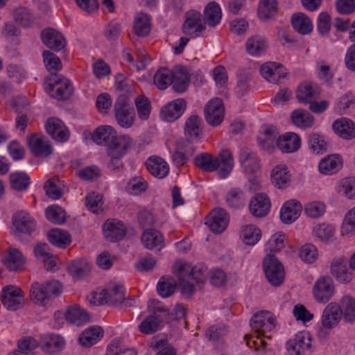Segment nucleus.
<instances>
[{"instance_id":"obj_1","label":"nucleus","mask_w":355,"mask_h":355,"mask_svg":"<svg viewBox=\"0 0 355 355\" xmlns=\"http://www.w3.org/2000/svg\"><path fill=\"white\" fill-rule=\"evenodd\" d=\"M194 164L205 172H213L217 169L218 175L225 178L228 176L233 168L234 161L232 153L228 150L220 151L218 157L202 153L195 157Z\"/></svg>"},{"instance_id":"obj_2","label":"nucleus","mask_w":355,"mask_h":355,"mask_svg":"<svg viewBox=\"0 0 355 355\" xmlns=\"http://www.w3.org/2000/svg\"><path fill=\"white\" fill-rule=\"evenodd\" d=\"M171 319L168 309L157 302L153 306V311L150 315L140 323L139 329L143 334H152L159 329L162 323L170 322Z\"/></svg>"},{"instance_id":"obj_3","label":"nucleus","mask_w":355,"mask_h":355,"mask_svg":"<svg viewBox=\"0 0 355 355\" xmlns=\"http://www.w3.org/2000/svg\"><path fill=\"white\" fill-rule=\"evenodd\" d=\"M50 83L45 87L46 92L53 98L59 101L68 100L73 92L70 80L61 75L55 73L46 81Z\"/></svg>"},{"instance_id":"obj_4","label":"nucleus","mask_w":355,"mask_h":355,"mask_svg":"<svg viewBox=\"0 0 355 355\" xmlns=\"http://www.w3.org/2000/svg\"><path fill=\"white\" fill-rule=\"evenodd\" d=\"M115 142L107 148V155L110 157L107 166L112 171H119L123 168L121 157L133 146L132 139L128 135H120L118 141Z\"/></svg>"},{"instance_id":"obj_5","label":"nucleus","mask_w":355,"mask_h":355,"mask_svg":"<svg viewBox=\"0 0 355 355\" xmlns=\"http://www.w3.org/2000/svg\"><path fill=\"white\" fill-rule=\"evenodd\" d=\"M114 113L120 126L128 128L133 125L135 112L126 95H120L116 99L114 103Z\"/></svg>"},{"instance_id":"obj_6","label":"nucleus","mask_w":355,"mask_h":355,"mask_svg":"<svg viewBox=\"0 0 355 355\" xmlns=\"http://www.w3.org/2000/svg\"><path fill=\"white\" fill-rule=\"evenodd\" d=\"M192 271L191 264L185 261H176L173 266V274L178 279V288L184 295H191L194 293Z\"/></svg>"},{"instance_id":"obj_7","label":"nucleus","mask_w":355,"mask_h":355,"mask_svg":"<svg viewBox=\"0 0 355 355\" xmlns=\"http://www.w3.org/2000/svg\"><path fill=\"white\" fill-rule=\"evenodd\" d=\"M13 234L21 239L23 235L31 236L36 230L35 219L26 211L16 212L12 218Z\"/></svg>"},{"instance_id":"obj_8","label":"nucleus","mask_w":355,"mask_h":355,"mask_svg":"<svg viewBox=\"0 0 355 355\" xmlns=\"http://www.w3.org/2000/svg\"><path fill=\"white\" fill-rule=\"evenodd\" d=\"M266 277L271 285L278 286L284 279V270L282 264L272 254H268L263 261Z\"/></svg>"},{"instance_id":"obj_9","label":"nucleus","mask_w":355,"mask_h":355,"mask_svg":"<svg viewBox=\"0 0 355 355\" xmlns=\"http://www.w3.org/2000/svg\"><path fill=\"white\" fill-rule=\"evenodd\" d=\"M275 318L267 311H261L253 315L250 320V327L252 330L257 333L259 339L261 336H264L265 333L270 331L275 326Z\"/></svg>"},{"instance_id":"obj_10","label":"nucleus","mask_w":355,"mask_h":355,"mask_svg":"<svg viewBox=\"0 0 355 355\" xmlns=\"http://www.w3.org/2000/svg\"><path fill=\"white\" fill-rule=\"evenodd\" d=\"M204 112L206 121L212 126H218L224 119L225 107L223 101L219 98L211 99L205 105Z\"/></svg>"},{"instance_id":"obj_11","label":"nucleus","mask_w":355,"mask_h":355,"mask_svg":"<svg viewBox=\"0 0 355 355\" xmlns=\"http://www.w3.org/2000/svg\"><path fill=\"white\" fill-rule=\"evenodd\" d=\"M311 338L309 332H298L294 338L286 343L287 350L294 355H306V352H311Z\"/></svg>"},{"instance_id":"obj_12","label":"nucleus","mask_w":355,"mask_h":355,"mask_svg":"<svg viewBox=\"0 0 355 355\" xmlns=\"http://www.w3.org/2000/svg\"><path fill=\"white\" fill-rule=\"evenodd\" d=\"M334 293V282L331 277L324 276L319 278L313 288V294L318 302L326 303Z\"/></svg>"},{"instance_id":"obj_13","label":"nucleus","mask_w":355,"mask_h":355,"mask_svg":"<svg viewBox=\"0 0 355 355\" xmlns=\"http://www.w3.org/2000/svg\"><path fill=\"white\" fill-rule=\"evenodd\" d=\"M42 43L49 49L55 52L66 49L67 41L61 33L53 28H44L41 32Z\"/></svg>"},{"instance_id":"obj_14","label":"nucleus","mask_w":355,"mask_h":355,"mask_svg":"<svg viewBox=\"0 0 355 355\" xmlns=\"http://www.w3.org/2000/svg\"><path fill=\"white\" fill-rule=\"evenodd\" d=\"M1 301L7 309L16 311L24 303L23 292L15 286H10L3 288Z\"/></svg>"},{"instance_id":"obj_15","label":"nucleus","mask_w":355,"mask_h":355,"mask_svg":"<svg viewBox=\"0 0 355 355\" xmlns=\"http://www.w3.org/2000/svg\"><path fill=\"white\" fill-rule=\"evenodd\" d=\"M229 223V216L225 210L215 209L206 218L205 224L215 234L222 233Z\"/></svg>"},{"instance_id":"obj_16","label":"nucleus","mask_w":355,"mask_h":355,"mask_svg":"<svg viewBox=\"0 0 355 355\" xmlns=\"http://www.w3.org/2000/svg\"><path fill=\"white\" fill-rule=\"evenodd\" d=\"M270 206V200L268 196L265 193H259L252 198L249 209L254 216L262 218L268 214Z\"/></svg>"},{"instance_id":"obj_17","label":"nucleus","mask_w":355,"mask_h":355,"mask_svg":"<svg viewBox=\"0 0 355 355\" xmlns=\"http://www.w3.org/2000/svg\"><path fill=\"white\" fill-rule=\"evenodd\" d=\"M186 106V101L183 98H178L170 102L161 109V118L168 122L174 121L182 116Z\"/></svg>"},{"instance_id":"obj_18","label":"nucleus","mask_w":355,"mask_h":355,"mask_svg":"<svg viewBox=\"0 0 355 355\" xmlns=\"http://www.w3.org/2000/svg\"><path fill=\"white\" fill-rule=\"evenodd\" d=\"M202 119L198 115H191L186 121L184 127L186 144H191L200 138L202 133Z\"/></svg>"},{"instance_id":"obj_19","label":"nucleus","mask_w":355,"mask_h":355,"mask_svg":"<svg viewBox=\"0 0 355 355\" xmlns=\"http://www.w3.org/2000/svg\"><path fill=\"white\" fill-rule=\"evenodd\" d=\"M93 141L98 145H106L110 148V145L118 141L120 136L116 135V132L111 126H100L92 134Z\"/></svg>"},{"instance_id":"obj_20","label":"nucleus","mask_w":355,"mask_h":355,"mask_svg":"<svg viewBox=\"0 0 355 355\" xmlns=\"http://www.w3.org/2000/svg\"><path fill=\"white\" fill-rule=\"evenodd\" d=\"M103 234L112 242L121 240L126 234L123 223L117 220H107L103 225Z\"/></svg>"},{"instance_id":"obj_21","label":"nucleus","mask_w":355,"mask_h":355,"mask_svg":"<svg viewBox=\"0 0 355 355\" xmlns=\"http://www.w3.org/2000/svg\"><path fill=\"white\" fill-rule=\"evenodd\" d=\"M341 317V312L338 304L331 302L323 311L321 317L322 325L326 329H333L338 324Z\"/></svg>"},{"instance_id":"obj_22","label":"nucleus","mask_w":355,"mask_h":355,"mask_svg":"<svg viewBox=\"0 0 355 355\" xmlns=\"http://www.w3.org/2000/svg\"><path fill=\"white\" fill-rule=\"evenodd\" d=\"M49 135L57 141H66L69 139V131L62 121L57 118L49 119L45 125Z\"/></svg>"},{"instance_id":"obj_23","label":"nucleus","mask_w":355,"mask_h":355,"mask_svg":"<svg viewBox=\"0 0 355 355\" xmlns=\"http://www.w3.org/2000/svg\"><path fill=\"white\" fill-rule=\"evenodd\" d=\"M334 132L341 139L349 140L355 138V123L347 118L336 119L332 124Z\"/></svg>"},{"instance_id":"obj_24","label":"nucleus","mask_w":355,"mask_h":355,"mask_svg":"<svg viewBox=\"0 0 355 355\" xmlns=\"http://www.w3.org/2000/svg\"><path fill=\"white\" fill-rule=\"evenodd\" d=\"M331 274L340 283L347 284L352 279V273L347 268V261L343 258L335 259L332 261Z\"/></svg>"},{"instance_id":"obj_25","label":"nucleus","mask_w":355,"mask_h":355,"mask_svg":"<svg viewBox=\"0 0 355 355\" xmlns=\"http://www.w3.org/2000/svg\"><path fill=\"white\" fill-rule=\"evenodd\" d=\"M302 207L300 202L295 200L286 201L281 209L280 218L285 224L294 222L300 215Z\"/></svg>"},{"instance_id":"obj_26","label":"nucleus","mask_w":355,"mask_h":355,"mask_svg":"<svg viewBox=\"0 0 355 355\" xmlns=\"http://www.w3.org/2000/svg\"><path fill=\"white\" fill-rule=\"evenodd\" d=\"M301 145L300 137L294 132H287L280 136L276 141V146L283 153H290L297 151Z\"/></svg>"},{"instance_id":"obj_27","label":"nucleus","mask_w":355,"mask_h":355,"mask_svg":"<svg viewBox=\"0 0 355 355\" xmlns=\"http://www.w3.org/2000/svg\"><path fill=\"white\" fill-rule=\"evenodd\" d=\"M2 263L8 270L18 271L23 268L25 264V257L19 250L9 248L2 259Z\"/></svg>"},{"instance_id":"obj_28","label":"nucleus","mask_w":355,"mask_h":355,"mask_svg":"<svg viewBox=\"0 0 355 355\" xmlns=\"http://www.w3.org/2000/svg\"><path fill=\"white\" fill-rule=\"evenodd\" d=\"M190 83V76L186 67L178 66L173 71L171 84L174 90L182 93L187 89Z\"/></svg>"},{"instance_id":"obj_29","label":"nucleus","mask_w":355,"mask_h":355,"mask_svg":"<svg viewBox=\"0 0 355 355\" xmlns=\"http://www.w3.org/2000/svg\"><path fill=\"white\" fill-rule=\"evenodd\" d=\"M28 146L32 153L36 157H48L52 153V148L48 141L36 135L28 139Z\"/></svg>"},{"instance_id":"obj_30","label":"nucleus","mask_w":355,"mask_h":355,"mask_svg":"<svg viewBox=\"0 0 355 355\" xmlns=\"http://www.w3.org/2000/svg\"><path fill=\"white\" fill-rule=\"evenodd\" d=\"M146 166L150 174L157 178H165L169 171L168 164L159 157H150L146 161Z\"/></svg>"},{"instance_id":"obj_31","label":"nucleus","mask_w":355,"mask_h":355,"mask_svg":"<svg viewBox=\"0 0 355 355\" xmlns=\"http://www.w3.org/2000/svg\"><path fill=\"white\" fill-rule=\"evenodd\" d=\"M271 181L278 189H286L289 186L291 175L288 167L285 165L276 166L271 172Z\"/></svg>"},{"instance_id":"obj_32","label":"nucleus","mask_w":355,"mask_h":355,"mask_svg":"<svg viewBox=\"0 0 355 355\" xmlns=\"http://www.w3.org/2000/svg\"><path fill=\"white\" fill-rule=\"evenodd\" d=\"M65 342L63 338L58 335L44 336L41 340L42 349L47 354H55L60 352L64 347Z\"/></svg>"},{"instance_id":"obj_33","label":"nucleus","mask_w":355,"mask_h":355,"mask_svg":"<svg viewBox=\"0 0 355 355\" xmlns=\"http://www.w3.org/2000/svg\"><path fill=\"white\" fill-rule=\"evenodd\" d=\"M103 336V329L99 326H93L83 331L78 340L82 346L89 347L99 341Z\"/></svg>"},{"instance_id":"obj_34","label":"nucleus","mask_w":355,"mask_h":355,"mask_svg":"<svg viewBox=\"0 0 355 355\" xmlns=\"http://www.w3.org/2000/svg\"><path fill=\"white\" fill-rule=\"evenodd\" d=\"M101 294L104 297L105 303L110 305L121 304L125 300V288L123 286L119 284L103 289Z\"/></svg>"},{"instance_id":"obj_35","label":"nucleus","mask_w":355,"mask_h":355,"mask_svg":"<svg viewBox=\"0 0 355 355\" xmlns=\"http://www.w3.org/2000/svg\"><path fill=\"white\" fill-rule=\"evenodd\" d=\"M67 270L73 277L82 278L89 275L91 265L86 259L78 258L68 264Z\"/></svg>"},{"instance_id":"obj_36","label":"nucleus","mask_w":355,"mask_h":355,"mask_svg":"<svg viewBox=\"0 0 355 355\" xmlns=\"http://www.w3.org/2000/svg\"><path fill=\"white\" fill-rule=\"evenodd\" d=\"M66 320L77 326L83 325L89 321V315L87 311L77 305L69 306L64 314Z\"/></svg>"},{"instance_id":"obj_37","label":"nucleus","mask_w":355,"mask_h":355,"mask_svg":"<svg viewBox=\"0 0 355 355\" xmlns=\"http://www.w3.org/2000/svg\"><path fill=\"white\" fill-rule=\"evenodd\" d=\"M141 242L148 250L159 247V250L164 247V238L162 234L154 229L146 230L141 236Z\"/></svg>"},{"instance_id":"obj_38","label":"nucleus","mask_w":355,"mask_h":355,"mask_svg":"<svg viewBox=\"0 0 355 355\" xmlns=\"http://www.w3.org/2000/svg\"><path fill=\"white\" fill-rule=\"evenodd\" d=\"M341 165L339 155H332L323 158L319 163L318 168L321 173L328 175L336 173Z\"/></svg>"},{"instance_id":"obj_39","label":"nucleus","mask_w":355,"mask_h":355,"mask_svg":"<svg viewBox=\"0 0 355 355\" xmlns=\"http://www.w3.org/2000/svg\"><path fill=\"white\" fill-rule=\"evenodd\" d=\"M320 96V92L309 83H303L299 85L296 91V98L302 103H311Z\"/></svg>"},{"instance_id":"obj_40","label":"nucleus","mask_w":355,"mask_h":355,"mask_svg":"<svg viewBox=\"0 0 355 355\" xmlns=\"http://www.w3.org/2000/svg\"><path fill=\"white\" fill-rule=\"evenodd\" d=\"M345 321L352 322L355 320V299L350 295H345L342 297L338 304Z\"/></svg>"},{"instance_id":"obj_41","label":"nucleus","mask_w":355,"mask_h":355,"mask_svg":"<svg viewBox=\"0 0 355 355\" xmlns=\"http://www.w3.org/2000/svg\"><path fill=\"white\" fill-rule=\"evenodd\" d=\"M10 184L11 188L15 191H26L31 184V178L24 172H14L10 175Z\"/></svg>"},{"instance_id":"obj_42","label":"nucleus","mask_w":355,"mask_h":355,"mask_svg":"<svg viewBox=\"0 0 355 355\" xmlns=\"http://www.w3.org/2000/svg\"><path fill=\"white\" fill-rule=\"evenodd\" d=\"M49 242L57 247L60 248H65L71 242V236L67 232L59 229L52 230L48 234Z\"/></svg>"},{"instance_id":"obj_43","label":"nucleus","mask_w":355,"mask_h":355,"mask_svg":"<svg viewBox=\"0 0 355 355\" xmlns=\"http://www.w3.org/2000/svg\"><path fill=\"white\" fill-rule=\"evenodd\" d=\"M293 123L301 128H310L314 123V117L308 111L298 109L291 114Z\"/></svg>"},{"instance_id":"obj_44","label":"nucleus","mask_w":355,"mask_h":355,"mask_svg":"<svg viewBox=\"0 0 355 355\" xmlns=\"http://www.w3.org/2000/svg\"><path fill=\"white\" fill-rule=\"evenodd\" d=\"M42 56L45 67L48 71L51 72V76L62 69L61 60L54 53L45 50L42 53Z\"/></svg>"},{"instance_id":"obj_45","label":"nucleus","mask_w":355,"mask_h":355,"mask_svg":"<svg viewBox=\"0 0 355 355\" xmlns=\"http://www.w3.org/2000/svg\"><path fill=\"white\" fill-rule=\"evenodd\" d=\"M247 198L239 189H231L226 196L227 205L233 209H239L245 205Z\"/></svg>"},{"instance_id":"obj_46","label":"nucleus","mask_w":355,"mask_h":355,"mask_svg":"<svg viewBox=\"0 0 355 355\" xmlns=\"http://www.w3.org/2000/svg\"><path fill=\"white\" fill-rule=\"evenodd\" d=\"M276 0H261L258 7V16L261 20L270 19L277 12Z\"/></svg>"},{"instance_id":"obj_47","label":"nucleus","mask_w":355,"mask_h":355,"mask_svg":"<svg viewBox=\"0 0 355 355\" xmlns=\"http://www.w3.org/2000/svg\"><path fill=\"white\" fill-rule=\"evenodd\" d=\"M241 236L246 245H253L260 240L261 232L255 225H248L243 227Z\"/></svg>"},{"instance_id":"obj_48","label":"nucleus","mask_w":355,"mask_h":355,"mask_svg":"<svg viewBox=\"0 0 355 355\" xmlns=\"http://www.w3.org/2000/svg\"><path fill=\"white\" fill-rule=\"evenodd\" d=\"M246 51L252 55H260L266 49V42L264 37L255 35L246 42Z\"/></svg>"},{"instance_id":"obj_49","label":"nucleus","mask_w":355,"mask_h":355,"mask_svg":"<svg viewBox=\"0 0 355 355\" xmlns=\"http://www.w3.org/2000/svg\"><path fill=\"white\" fill-rule=\"evenodd\" d=\"M176 286V282L173 277L163 276L157 284V293L162 297H168L175 292Z\"/></svg>"},{"instance_id":"obj_50","label":"nucleus","mask_w":355,"mask_h":355,"mask_svg":"<svg viewBox=\"0 0 355 355\" xmlns=\"http://www.w3.org/2000/svg\"><path fill=\"white\" fill-rule=\"evenodd\" d=\"M173 72L166 68L159 69L155 74L153 82L159 89H165L171 84Z\"/></svg>"},{"instance_id":"obj_51","label":"nucleus","mask_w":355,"mask_h":355,"mask_svg":"<svg viewBox=\"0 0 355 355\" xmlns=\"http://www.w3.org/2000/svg\"><path fill=\"white\" fill-rule=\"evenodd\" d=\"M31 300L37 304L45 305L49 300L44 284L34 282L30 288Z\"/></svg>"},{"instance_id":"obj_52","label":"nucleus","mask_w":355,"mask_h":355,"mask_svg":"<svg viewBox=\"0 0 355 355\" xmlns=\"http://www.w3.org/2000/svg\"><path fill=\"white\" fill-rule=\"evenodd\" d=\"M309 148L317 154L324 153L327 150V142L324 137L318 133H311L307 137Z\"/></svg>"},{"instance_id":"obj_53","label":"nucleus","mask_w":355,"mask_h":355,"mask_svg":"<svg viewBox=\"0 0 355 355\" xmlns=\"http://www.w3.org/2000/svg\"><path fill=\"white\" fill-rule=\"evenodd\" d=\"M46 217L52 223L62 224L66 220L64 210L58 205L48 207L45 211Z\"/></svg>"},{"instance_id":"obj_54","label":"nucleus","mask_w":355,"mask_h":355,"mask_svg":"<svg viewBox=\"0 0 355 355\" xmlns=\"http://www.w3.org/2000/svg\"><path fill=\"white\" fill-rule=\"evenodd\" d=\"M204 15L208 22H220L222 11L219 4L215 1L208 3L205 8Z\"/></svg>"},{"instance_id":"obj_55","label":"nucleus","mask_w":355,"mask_h":355,"mask_svg":"<svg viewBox=\"0 0 355 355\" xmlns=\"http://www.w3.org/2000/svg\"><path fill=\"white\" fill-rule=\"evenodd\" d=\"M277 133L275 130L270 128L266 129L262 137H259V145L266 150H270L275 148L276 146Z\"/></svg>"},{"instance_id":"obj_56","label":"nucleus","mask_w":355,"mask_h":355,"mask_svg":"<svg viewBox=\"0 0 355 355\" xmlns=\"http://www.w3.org/2000/svg\"><path fill=\"white\" fill-rule=\"evenodd\" d=\"M135 103L139 119L141 120L148 119L151 110L149 99L145 96H139L135 98Z\"/></svg>"},{"instance_id":"obj_57","label":"nucleus","mask_w":355,"mask_h":355,"mask_svg":"<svg viewBox=\"0 0 355 355\" xmlns=\"http://www.w3.org/2000/svg\"><path fill=\"white\" fill-rule=\"evenodd\" d=\"M85 205L92 213L99 214L103 211L102 196L100 194L91 193L85 198Z\"/></svg>"},{"instance_id":"obj_58","label":"nucleus","mask_w":355,"mask_h":355,"mask_svg":"<svg viewBox=\"0 0 355 355\" xmlns=\"http://www.w3.org/2000/svg\"><path fill=\"white\" fill-rule=\"evenodd\" d=\"M207 24H182V33L191 38L198 37L202 35L206 30Z\"/></svg>"},{"instance_id":"obj_59","label":"nucleus","mask_w":355,"mask_h":355,"mask_svg":"<svg viewBox=\"0 0 355 355\" xmlns=\"http://www.w3.org/2000/svg\"><path fill=\"white\" fill-rule=\"evenodd\" d=\"M186 141L184 139H180L176 142V150L173 155V161L176 166H182L187 163L188 160V156L184 152H180L186 148Z\"/></svg>"},{"instance_id":"obj_60","label":"nucleus","mask_w":355,"mask_h":355,"mask_svg":"<svg viewBox=\"0 0 355 355\" xmlns=\"http://www.w3.org/2000/svg\"><path fill=\"white\" fill-rule=\"evenodd\" d=\"M12 17L15 22H30L35 19L31 10L26 7H18L12 12Z\"/></svg>"},{"instance_id":"obj_61","label":"nucleus","mask_w":355,"mask_h":355,"mask_svg":"<svg viewBox=\"0 0 355 355\" xmlns=\"http://www.w3.org/2000/svg\"><path fill=\"white\" fill-rule=\"evenodd\" d=\"M299 257L304 262H313L317 257L316 248L312 244L303 245L300 250Z\"/></svg>"},{"instance_id":"obj_62","label":"nucleus","mask_w":355,"mask_h":355,"mask_svg":"<svg viewBox=\"0 0 355 355\" xmlns=\"http://www.w3.org/2000/svg\"><path fill=\"white\" fill-rule=\"evenodd\" d=\"M340 189L349 199H355V178L349 177L343 180L340 184Z\"/></svg>"},{"instance_id":"obj_63","label":"nucleus","mask_w":355,"mask_h":355,"mask_svg":"<svg viewBox=\"0 0 355 355\" xmlns=\"http://www.w3.org/2000/svg\"><path fill=\"white\" fill-rule=\"evenodd\" d=\"M227 333V329L225 326L223 325H213L211 326L206 331V336L209 338V340L212 341H218L223 336L226 335Z\"/></svg>"},{"instance_id":"obj_64","label":"nucleus","mask_w":355,"mask_h":355,"mask_svg":"<svg viewBox=\"0 0 355 355\" xmlns=\"http://www.w3.org/2000/svg\"><path fill=\"white\" fill-rule=\"evenodd\" d=\"M341 228L343 234L355 232V207L347 212Z\"/></svg>"}]
</instances>
